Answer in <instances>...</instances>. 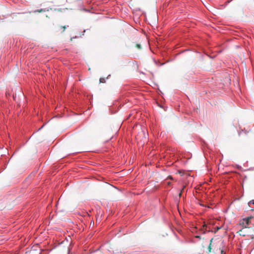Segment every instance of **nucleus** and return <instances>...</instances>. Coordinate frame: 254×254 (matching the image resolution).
I'll return each mask as SVG.
<instances>
[{
	"mask_svg": "<svg viewBox=\"0 0 254 254\" xmlns=\"http://www.w3.org/2000/svg\"><path fill=\"white\" fill-rule=\"evenodd\" d=\"M136 47L138 48V49H141V45L140 44H137L136 45Z\"/></svg>",
	"mask_w": 254,
	"mask_h": 254,
	"instance_id": "nucleus-5",
	"label": "nucleus"
},
{
	"mask_svg": "<svg viewBox=\"0 0 254 254\" xmlns=\"http://www.w3.org/2000/svg\"><path fill=\"white\" fill-rule=\"evenodd\" d=\"M191 229H192V226H191Z\"/></svg>",
	"mask_w": 254,
	"mask_h": 254,
	"instance_id": "nucleus-10",
	"label": "nucleus"
},
{
	"mask_svg": "<svg viewBox=\"0 0 254 254\" xmlns=\"http://www.w3.org/2000/svg\"><path fill=\"white\" fill-rule=\"evenodd\" d=\"M240 232H242V230L240 231Z\"/></svg>",
	"mask_w": 254,
	"mask_h": 254,
	"instance_id": "nucleus-9",
	"label": "nucleus"
},
{
	"mask_svg": "<svg viewBox=\"0 0 254 254\" xmlns=\"http://www.w3.org/2000/svg\"><path fill=\"white\" fill-rule=\"evenodd\" d=\"M251 219H252L251 217H248L246 218L243 219L242 225H243V226L244 228H248V226L250 224V220Z\"/></svg>",
	"mask_w": 254,
	"mask_h": 254,
	"instance_id": "nucleus-1",
	"label": "nucleus"
},
{
	"mask_svg": "<svg viewBox=\"0 0 254 254\" xmlns=\"http://www.w3.org/2000/svg\"><path fill=\"white\" fill-rule=\"evenodd\" d=\"M63 29H63V31H64L65 30V28H65V26L63 27Z\"/></svg>",
	"mask_w": 254,
	"mask_h": 254,
	"instance_id": "nucleus-7",
	"label": "nucleus"
},
{
	"mask_svg": "<svg viewBox=\"0 0 254 254\" xmlns=\"http://www.w3.org/2000/svg\"><path fill=\"white\" fill-rule=\"evenodd\" d=\"M221 254H225V253L223 250L221 251Z\"/></svg>",
	"mask_w": 254,
	"mask_h": 254,
	"instance_id": "nucleus-6",
	"label": "nucleus"
},
{
	"mask_svg": "<svg viewBox=\"0 0 254 254\" xmlns=\"http://www.w3.org/2000/svg\"><path fill=\"white\" fill-rule=\"evenodd\" d=\"M49 8H41L34 11V12H42L49 11Z\"/></svg>",
	"mask_w": 254,
	"mask_h": 254,
	"instance_id": "nucleus-2",
	"label": "nucleus"
},
{
	"mask_svg": "<svg viewBox=\"0 0 254 254\" xmlns=\"http://www.w3.org/2000/svg\"><path fill=\"white\" fill-rule=\"evenodd\" d=\"M106 82L105 79L104 78H100V82L101 83H105Z\"/></svg>",
	"mask_w": 254,
	"mask_h": 254,
	"instance_id": "nucleus-3",
	"label": "nucleus"
},
{
	"mask_svg": "<svg viewBox=\"0 0 254 254\" xmlns=\"http://www.w3.org/2000/svg\"><path fill=\"white\" fill-rule=\"evenodd\" d=\"M195 238H200V236H198V235H197V236H195Z\"/></svg>",
	"mask_w": 254,
	"mask_h": 254,
	"instance_id": "nucleus-8",
	"label": "nucleus"
},
{
	"mask_svg": "<svg viewBox=\"0 0 254 254\" xmlns=\"http://www.w3.org/2000/svg\"><path fill=\"white\" fill-rule=\"evenodd\" d=\"M249 204L254 205V200H252L250 201L249 202Z\"/></svg>",
	"mask_w": 254,
	"mask_h": 254,
	"instance_id": "nucleus-4",
	"label": "nucleus"
}]
</instances>
